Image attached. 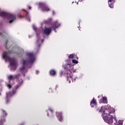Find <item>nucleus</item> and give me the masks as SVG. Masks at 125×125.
I'll return each instance as SVG.
<instances>
[{"label":"nucleus","mask_w":125,"mask_h":125,"mask_svg":"<svg viewBox=\"0 0 125 125\" xmlns=\"http://www.w3.org/2000/svg\"><path fill=\"white\" fill-rule=\"evenodd\" d=\"M105 109V107L102 106L101 109L99 111V112L103 113V119L107 124H113V120L114 119L116 121L117 119L116 115H112L113 114H115V109L111 107L109 105H107L106 108L105 109Z\"/></svg>","instance_id":"nucleus-1"},{"label":"nucleus","mask_w":125,"mask_h":125,"mask_svg":"<svg viewBox=\"0 0 125 125\" xmlns=\"http://www.w3.org/2000/svg\"><path fill=\"white\" fill-rule=\"evenodd\" d=\"M8 54H9V52H5L3 54L2 57L6 61L10 62L12 70H15L17 67V62L14 59L9 58Z\"/></svg>","instance_id":"nucleus-2"},{"label":"nucleus","mask_w":125,"mask_h":125,"mask_svg":"<svg viewBox=\"0 0 125 125\" xmlns=\"http://www.w3.org/2000/svg\"><path fill=\"white\" fill-rule=\"evenodd\" d=\"M28 56H30V61H25L23 60L22 61V65L23 67L21 68H20V71L21 72H25L26 71V69H25V66L28 64V62L29 63H33L35 61V58H34V55H33L32 53H28Z\"/></svg>","instance_id":"nucleus-3"},{"label":"nucleus","mask_w":125,"mask_h":125,"mask_svg":"<svg viewBox=\"0 0 125 125\" xmlns=\"http://www.w3.org/2000/svg\"><path fill=\"white\" fill-rule=\"evenodd\" d=\"M0 16H2V17H6V18L10 20L9 23H12L14 20H15V19H16L15 15L7 13L5 12H0Z\"/></svg>","instance_id":"nucleus-4"},{"label":"nucleus","mask_w":125,"mask_h":125,"mask_svg":"<svg viewBox=\"0 0 125 125\" xmlns=\"http://www.w3.org/2000/svg\"><path fill=\"white\" fill-rule=\"evenodd\" d=\"M43 32L46 35H49V34H50V32H51V28H45L44 29Z\"/></svg>","instance_id":"nucleus-5"},{"label":"nucleus","mask_w":125,"mask_h":125,"mask_svg":"<svg viewBox=\"0 0 125 125\" xmlns=\"http://www.w3.org/2000/svg\"><path fill=\"white\" fill-rule=\"evenodd\" d=\"M92 104H93L94 105H96V101H95L94 99H93L91 102V106L94 107V105H92Z\"/></svg>","instance_id":"nucleus-6"},{"label":"nucleus","mask_w":125,"mask_h":125,"mask_svg":"<svg viewBox=\"0 0 125 125\" xmlns=\"http://www.w3.org/2000/svg\"><path fill=\"white\" fill-rule=\"evenodd\" d=\"M114 0H109L108 1L109 6L110 8H113V4H110V2H114Z\"/></svg>","instance_id":"nucleus-7"},{"label":"nucleus","mask_w":125,"mask_h":125,"mask_svg":"<svg viewBox=\"0 0 125 125\" xmlns=\"http://www.w3.org/2000/svg\"><path fill=\"white\" fill-rule=\"evenodd\" d=\"M103 103H105V104H107L108 103V102H107V98L105 97H103Z\"/></svg>","instance_id":"nucleus-8"},{"label":"nucleus","mask_w":125,"mask_h":125,"mask_svg":"<svg viewBox=\"0 0 125 125\" xmlns=\"http://www.w3.org/2000/svg\"><path fill=\"white\" fill-rule=\"evenodd\" d=\"M59 26H60V24H59L58 23V22H56V23H55L54 25V29H56V28H58V27H59Z\"/></svg>","instance_id":"nucleus-9"},{"label":"nucleus","mask_w":125,"mask_h":125,"mask_svg":"<svg viewBox=\"0 0 125 125\" xmlns=\"http://www.w3.org/2000/svg\"><path fill=\"white\" fill-rule=\"evenodd\" d=\"M42 11H49V8H48L47 7H45L42 9Z\"/></svg>","instance_id":"nucleus-10"},{"label":"nucleus","mask_w":125,"mask_h":125,"mask_svg":"<svg viewBox=\"0 0 125 125\" xmlns=\"http://www.w3.org/2000/svg\"><path fill=\"white\" fill-rule=\"evenodd\" d=\"M50 74L51 76H54L55 75V70H51L50 71Z\"/></svg>","instance_id":"nucleus-11"},{"label":"nucleus","mask_w":125,"mask_h":125,"mask_svg":"<svg viewBox=\"0 0 125 125\" xmlns=\"http://www.w3.org/2000/svg\"><path fill=\"white\" fill-rule=\"evenodd\" d=\"M70 72H71V73H75V72H76V70H74V68H72L69 70Z\"/></svg>","instance_id":"nucleus-12"},{"label":"nucleus","mask_w":125,"mask_h":125,"mask_svg":"<svg viewBox=\"0 0 125 125\" xmlns=\"http://www.w3.org/2000/svg\"><path fill=\"white\" fill-rule=\"evenodd\" d=\"M123 121L122 120H119L118 122V125H123Z\"/></svg>","instance_id":"nucleus-13"},{"label":"nucleus","mask_w":125,"mask_h":125,"mask_svg":"<svg viewBox=\"0 0 125 125\" xmlns=\"http://www.w3.org/2000/svg\"><path fill=\"white\" fill-rule=\"evenodd\" d=\"M72 62H73V63H74L75 64H78V63H79V62H78V61L75 60H72Z\"/></svg>","instance_id":"nucleus-14"},{"label":"nucleus","mask_w":125,"mask_h":125,"mask_svg":"<svg viewBox=\"0 0 125 125\" xmlns=\"http://www.w3.org/2000/svg\"><path fill=\"white\" fill-rule=\"evenodd\" d=\"M68 58H71V59L74 58V55L73 54H70L69 55V56L68 57Z\"/></svg>","instance_id":"nucleus-15"},{"label":"nucleus","mask_w":125,"mask_h":125,"mask_svg":"<svg viewBox=\"0 0 125 125\" xmlns=\"http://www.w3.org/2000/svg\"><path fill=\"white\" fill-rule=\"evenodd\" d=\"M58 119L60 122H61V121H62V117H61V115H60V117H58Z\"/></svg>","instance_id":"nucleus-16"},{"label":"nucleus","mask_w":125,"mask_h":125,"mask_svg":"<svg viewBox=\"0 0 125 125\" xmlns=\"http://www.w3.org/2000/svg\"><path fill=\"white\" fill-rule=\"evenodd\" d=\"M12 78H13V77L11 75H10L8 77V78L9 79V80H11Z\"/></svg>","instance_id":"nucleus-17"},{"label":"nucleus","mask_w":125,"mask_h":125,"mask_svg":"<svg viewBox=\"0 0 125 125\" xmlns=\"http://www.w3.org/2000/svg\"><path fill=\"white\" fill-rule=\"evenodd\" d=\"M2 112L4 116H6V113L4 111V110H2Z\"/></svg>","instance_id":"nucleus-18"},{"label":"nucleus","mask_w":125,"mask_h":125,"mask_svg":"<svg viewBox=\"0 0 125 125\" xmlns=\"http://www.w3.org/2000/svg\"><path fill=\"white\" fill-rule=\"evenodd\" d=\"M32 27H33V29H34V30H36L37 29V27H36L35 25H33Z\"/></svg>","instance_id":"nucleus-19"},{"label":"nucleus","mask_w":125,"mask_h":125,"mask_svg":"<svg viewBox=\"0 0 125 125\" xmlns=\"http://www.w3.org/2000/svg\"><path fill=\"white\" fill-rule=\"evenodd\" d=\"M7 87H8V88H11V85L8 84L7 85Z\"/></svg>","instance_id":"nucleus-20"},{"label":"nucleus","mask_w":125,"mask_h":125,"mask_svg":"<svg viewBox=\"0 0 125 125\" xmlns=\"http://www.w3.org/2000/svg\"><path fill=\"white\" fill-rule=\"evenodd\" d=\"M40 6H42L43 5V4L42 3H40Z\"/></svg>","instance_id":"nucleus-21"},{"label":"nucleus","mask_w":125,"mask_h":125,"mask_svg":"<svg viewBox=\"0 0 125 125\" xmlns=\"http://www.w3.org/2000/svg\"><path fill=\"white\" fill-rule=\"evenodd\" d=\"M9 94H10V93H9V94L7 95V97H9Z\"/></svg>","instance_id":"nucleus-22"},{"label":"nucleus","mask_w":125,"mask_h":125,"mask_svg":"<svg viewBox=\"0 0 125 125\" xmlns=\"http://www.w3.org/2000/svg\"><path fill=\"white\" fill-rule=\"evenodd\" d=\"M69 79H72V77H68V80H69Z\"/></svg>","instance_id":"nucleus-23"},{"label":"nucleus","mask_w":125,"mask_h":125,"mask_svg":"<svg viewBox=\"0 0 125 125\" xmlns=\"http://www.w3.org/2000/svg\"><path fill=\"white\" fill-rule=\"evenodd\" d=\"M27 19L29 20V21H30V19L29 18V17H27Z\"/></svg>","instance_id":"nucleus-24"},{"label":"nucleus","mask_w":125,"mask_h":125,"mask_svg":"<svg viewBox=\"0 0 125 125\" xmlns=\"http://www.w3.org/2000/svg\"><path fill=\"white\" fill-rule=\"evenodd\" d=\"M38 73H39V71H36V74H38Z\"/></svg>","instance_id":"nucleus-25"},{"label":"nucleus","mask_w":125,"mask_h":125,"mask_svg":"<svg viewBox=\"0 0 125 125\" xmlns=\"http://www.w3.org/2000/svg\"><path fill=\"white\" fill-rule=\"evenodd\" d=\"M79 1H83V0H79Z\"/></svg>","instance_id":"nucleus-26"},{"label":"nucleus","mask_w":125,"mask_h":125,"mask_svg":"<svg viewBox=\"0 0 125 125\" xmlns=\"http://www.w3.org/2000/svg\"><path fill=\"white\" fill-rule=\"evenodd\" d=\"M29 9H31V7H29Z\"/></svg>","instance_id":"nucleus-27"},{"label":"nucleus","mask_w":125,"mask_h":125,"mask_svg":"<svg viewBox=\"0 0 125 125\" xmlns=\"http://www.w3.org/2000/svg\"><path fill=\"white\" fill-rule=\"evenodd\" d=\"M51 112H52V110H51Z\"/></svg>","instance_id":"nucleus-28"},{"label":"nucleus","mask_w":125,"mask_h":125,"mask_svg":"<svg viewBox=\"0 0 125 125\" xmlns=\"http://www.w3.org/2000/svg\"><path fill=\"white\" fill-rule=\"evenodd\" d=\"M60 115H61V113H60Z\"/></svg>","instance_id":"nucleus-29"}]
</instances>
